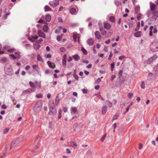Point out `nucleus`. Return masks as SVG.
<instances>
[{
  "mask_svg": "<svg viewBox=\"0 0 158 158\" xmlns=\"http://www.w3.org/2000/svg\"><path fill=\"white\" fill-rule=\"evenodd\" d=\"M47 64L49 65L50 68L53 69L55 67V65L54 63H52L50 61H48L47 62Z\"/></svg>",
  "mask_w": 158,
  "mask_h": 158,
  "instance_id": "16",
  "label": "nucleus"
},
{
  "mask_svg": "<svg viewBox=\"0 0 158 158\" xmlns=\"http://www.w3.org/2000/svg\"><path fill=\"white\" fill-rule=\"evenodd\" d=\"M81 50L82 52H83V53L85 55H86L87 54V52L86 50L84 48L82 47L81 48Z\"/></svg>",
  "mask_w": 158,
  "mask_h": 158,
  "instance_id": "37",
  "label": "nucleus"
},
{
  "mask_svg": "<svg viewBox=\"0 0 158 158\" xmlns=\"http://www.w3.org/2000/svg\"><path fill=\"white\" fill-rule=\"evenodd\" d=\"M32 90L30 89H28L27 90L25 91H24L23 92V94H27L28 93H29L32 92Z\"/></svg>",
  "mask_w": 158,
  "mask_h": 158,
  "instance_id": "23",
  "label": "nucleus"
},
{
  "mask_svg": "<svg viewBox=\"0 0 158 158\" xmlns=\"http://www.w3.org/2000/svg\"><path fill=\"white\" fill-rule=\"evenodd\" d=\"M82 91L84 94H86L87 93V90L84 89H82Z\"/></svg>",
  "mask_w": 158,
  "mask_h": 158,
  "instance_id": "60",
  "label": "nucleus"
},
{
  "mask_svg": "<svg viewBox=\"0 0 158 158\" xmlns=\"http://www.w3.org/2000/svg\"><path fill=\"white\" fill-rule=\"evenodd\" d=\"M140 10V7L139 6H137L135 7V13L138 14Z\"/></svg>",
  "mask_w": 158,
  "mask_h": 158,
  "instance_id": "35",
  "label": "nucleus"
},
{
  "mask_svg": "<svg viewBox=\"0 0 158 158\" xmlns=\"http://www.w3.org/2000/svg\"><path fill=\"white\" fill-rule=\"evenodd\" d=\"M115 65L114 62L111 64V70L113 71Z\"/></svg>",
  "mask_w": 158,
  "mask_h": 158,
  "instance_id": "46",
  "label": "nucleus"
},
{
  "mask_svg": "<svg viewBox=\"0 0 158 158\" xmlns=\"http://www.w3.org/2000/svg\"><path fill=\"white\" fill-rule=\"evenodd\" d=\"M72 57L73 58L74 60L76 61H78L80 59V56L78 54H75Z\"/></svg>",
  "mask_w": 158,
  "mask_h": 158,
  "instance_id": "14",
  "label": "nucleus"
},
{
  "mask_svg": "<svg viewBox=\"0 0 158 158\" xmlns=\"http://www.w3.org/2000/svg\"><path fill=\"white\" fill-rule=\"evenodd\" d=\"M44 10L45 11H50L52 9L48 6H46L44 7Z\"/></svg>",
  "mask_w": 158,
  "mask_h": 158,
  "instance_id": "25",
  "label": "nucleus"
},
{
  "mask_svg": "<svg viewBox=\"0 0 158 158\" xmlns=\"http://www.w3.org/2000/svg\"><path fill=\"white\" fill-rule=\"evenodd\" d=\"M152 59L149 58L147 61L146 63L148 64H150L152 62Z\"/></svg>",
  "mask_w": 158,
  "mask_h": 158,
  "instance_id": "41",
  "label": "nucleus"
},
{
  "mask_svg": "<svg viewBox=\"0 0 158 158\" xmlns=\"http://www.w3.org/2000/svg\"><path fill=\"white\" fill-rule=\"evenodd\" d=\"M39 148V146H36L34 148V149L32 150V152H35Z\"/></svg>",
  "mask_w": 158,
  "mask_h": 158,
  "instance_id": "44",
  "label": "nucleus"
},
{
  "mask_svg": "<svg viewBox=\"0 0 158 158\" xmlns=\"http://www.w3.org/2000/svg\"><path fill=\"white\" fill-rule=\"evenodd\" d=\"M104 28L108 30H109L111 27L110 24L108 23H104Z\"/></svg>",
  "mask_w": 158,
  "mask_h": 158,
  "instance_id": "12",
  "label": "nucleus"
},
{
  "mask_svg": "<svg viewBox=\"0 0 158 158\" xmlns=\"http://www.w3.org/2000/svg\"><path fill=\"white\" fill-rule=\"evenodd\" d=\"M105 103L109 107H111L112 106V103L109 101H106Z\"/></svg>",
  "mask_w": 158,
  "mask_h": 158,
  "instance_id": "18",
  "label": "nucleus"
},
{
  "mask_svg": "<svg viewBox=\"0 0 158 158\" xmlns=\"http://www.w3.org/2000/svg\"><path fill=\"white\" fill-rule=\"evenodd\" d=\"M96 37L98 39H99L101 38V35L99 31H97L95 32Z\"/></svg>",
  "mask_w": 158,
  "mask_h": 158,
  "instance_id": "15",
  "label": "nucleus"
},
{
  "mask_svg": "<svg viewBox=\"0 0 158 158\" xmlns=\"http://www.w3.org/2000/svg\"><path fill=\"white\" fill-rule=\"evenodd\" d=\"M66 152L68 154H70L71 153V151L69 148H67L66 149Z\"/></svg>",
  "mask_w": 158,
  "mask_h": 158,
  "instance_id": "62",
  "label": "nucleus"
},
{
  "mask_svg": "<svg viewBox=\"0 0 158 158\" xmlns=\"http://www.w3.org/2000/svg\"><path fill=\"white\" fill-rule=\"evenodd\" d=\"M15 55L16 58L19 59L20 58V56L19 52H15Z\"/></svg>",
  "mask_w": 158,
  "mask_h": 158,
  "instance_id": "26",
  "label": "nucleus"
},
{
  "mask_svg": "<svg viewBox=\"0 0 158 158\" xmlns=\"http://www.w3.org/2000/svg\"><path fill=\"white\" fill-rule=\"evenodd\" d=\"M107 110V107L106 106H104L102 107V114H105Z\"/></svg>",
  "mask_w": 158,
  "mask_h": 158,
  "instance_id": "9",
  "label": "nucleus"
},
{
  "mask_svg": "<svg viewBox=\"0 0 158 158\" xmlns=\"http://www.w3.org/2000/svg\"><path fill=\"white\" fill-rule=\"evenodd\" d=\"M26 48L27 49L30 48L31 47V45L29 44H26L25 45Z\"/></svg>",
  "mask_w": 158,
  "mask_h": 158,
  "instance_id": "48",
  "label": "nucleus"
},
{
  "mask_svg": "<svg viewBox=\"0 0 158 158\" xmlns=\"http://www.w3.org/2000/svg\"><path fill=\"white\" fill-rule=\"evenodd\" d=\"M18 144V143L17 142L15 141H14L12 142L11 144V149L17 146Z\"/></svg>",
  "mask_w": 158,
  "mask_h": 158,
  "instance_id": "13",
  "label": "nucleus"
},
{
  "mask_svg": "<svg viewBox=\"0 0 158 158\" xmlns=\"http://www.w3.org/2000/svg\"><path fill=\"white\" fill-rule=\"evenodd\" d=\"M109 20L112 23H114L115 22L114 17V16H111L110 17Z\"/></svg>",
  "mask_w": 158,
  "mask_h": 158,
  "instance_id": "36",
  "label": "nucleus"
},
{
  "mask_svg": "<svg viewBox=\"0 0 158 158\" xmlns=\"http://www.w3.org/2000/svg\"><path fill=\"white\" fill-rule=\"evenodd\" d=\"M112 56H113L112 53V52H110V54L108 58V59L109 60H110L111 59V58L112 57Z\"/></svg>",
  "mask_w": 158,
  "mask_h": 158,
  "instance_id": "51",
  "label": "nucleus"
},
{
  "mask_svg": "<svg viewBox=\"0 0 158 158\" xmlns=\"http://www.w3.org/2000/svg\"><path fill=\"white\" fill-rule=\"evenodd\" d=\"M6 60H7V59H6V58L5 57H3L2 58V60H1L2 62H3V63H5V62H6Z\"/></svg>",
  "mask_w": 158,
  "mask_h": 158,
  "instance_id": "54",
  "label": "nucleus"
},
{
  "mask_svg": "<svg viewBox=\"0 0 158 158\" xmlns=\"http://www.w3.org/2000/svg\"><path fill=\"white\" fill-rule=\"evenodd\" d=\"M119 116V114H116L115 115H114L113 117V120H112V121H113L114 120L117 119L118 117Z\"/></svg>",
  "mask_w": 158,
  "mask_h": 158,
  "instance_id": "34",
  "label": "nucleus"
},
{
  "mask_svg": "<svg viewBox=\"0 0 158 158\" xmlns=\"http://www.w3.org/2000/svg\"><path fill=\"white\" fill-rule=\"evenodd\" d=\"M60 50L61 52H64L65 51V49L63 47H61L60 49Z\"/></svg>",
  "mask_w": 158,
  "mask_h": 158,
  "instance_id": "56",
  "label": "nucleus"
},
{
  "mask_svg": "<svg viewBox=\"0 0 158 158\" xmlns=\"http://www.w3.org/2000/svg\"><path fill=\"white\" fill-rule=\"evenodd\" d=\"M125 57V56H122L119 57V60H122V59L124 58Z\"/></svg>",
  "mask_w": 158,
  "mask_h": 158,
  "instance_id": "63",
  "label": "nucleus"
},
{
  "mask_svg": "<svg viewBox=\"0 0 158 158\" xmlns=\"http://www.w3.org/2000/svg\"><path fill=\"white\" fill-rule=\"evenodd\" d=\"M115 4L117 6H118L120 5V2L118 1H115Z\"/></svg>",
  "mask_w": 158,
  "mask_h": 158,
  "instance_id": "57",
  "label": "nucleus"
},
{
  "mask_svg": "<svg viewBox=\"0 0 158 158\" xmlns=\"http://www.w3.org/2000/svg\"><path fill=\"white\" fill-rule=\"evenodd\" d=\"M40 48V46L38 44H35L34 45V49L36 50H38Z\"/></svg>",
  "mask_w": 158,
  "mask_h": 158,
  "instance_id": "38",
  "label": "nucleus"
},
{
  "mask_svg": "<svg viewBox=\"0 0 158 158\" xmlns=\"http://www.w3.org/2000/svg\"><path fill=\"white\" fill-rule=\"evenodd\" d=\"M80 128L79 124L77 123L74 124L73 126V131L78 132Z\"/></svg>",
  "mask_w": 158,
  "mask_h": 158,
  "instance_id": "3",
  "label": "nucleus"
},
{
  "mask_svg": "<svg viewBox=\"0 0 158 158\" xmlns=\"http://www.w3.org/2000/svg\"><path fill=\"white\" fill-rule=\"evenodd\" d=\"M70 13L72 14V15H75L76 14V9L73 8V7H72V8H71L70 9Z\"/></svg>",
  "mask_w": 158,
  "mask_h": 158,
  "instance_id": "17",
  "label": "nucleus"
},
{
  "mask_svg": "<svg viewBox=\"0 0 158 158\" xmlns=\"http://www.w3.org/2000/svg\"><path fill=\"white\" fill-rule=\"evenodd\" d=\"M61 113L62 111L60 109H59V114L57 118L58 120L60 119L61 117Z\"/></svg>",
  "mask_w": 158,
  "mask_h": 158,
  "instance_id": "29",
  "label": "nucleus"
},
{
  "mask_svg": "<svg viewBox=\"0 0 158 158\" xmlns=\"http://www.w3.org/2000/svg\"><path fill=\"white\" fill-rule=\"evenodd\" d=\"M142 89H144L145 88V84L143 81H142L140 85Z\"/></svg>",
  "mask_w": 158,
  "mask_h": 158,
  "instance_id": "40",
  "label": "nucleus"
},
{
  "mask_svg": "<svg viewBox=\"0 0 158 158\" xmlns=\"http://www.w3.org/2000/svg\"><path fill=\"white\" fill-rule=\"evenodd\" d=\"M66 59L67 55L66 54H64L63 56L62 59V64L64 66H65L66 64Z\"/></svg>",
  "mask_w": 158,
  "mask_h": 158,
  "instance_id": "8",
  "label": "nucleus"
},
{
  "mask_svg": "<svg viewBox=\"0 0 158 158\" xmlns=\"http://www.w3.org/2000/svg\"><path fill=\"white\" fill-rule=\"evenodd\" d=\"M100 30L102 35H105L106 34V31L103 27L100 28Z\"/></svg>",
  "mask_w": 158,
  "mask_h": 158,
  "instance_id": "20",
  "label": "nucleus"
},
{
  "mask_svg": "<svg viewBox=\"0 0 158 158\" xmlns=\"http://www.w3.org/2000/svg\"><path fill=\"white\" fill-rule=\"evenodd\" d=\"M77 108L75 107H72L71 108V111L73 113H75L77 111Z\"/></svg>",
  "mask_w": 158,
  "mask_h": 158,
  "instance_id": "32",
  "label": "nucleus"
},
{
  "mask_svg": "<svg viewBox=\"0 0 158 158\" xmlns=\"http://www.w3.org/2000/svg\"><path fill=\"white\" fill-rule=\"evenodd\" d=\"M150 8L151 11H152V12H154L156 11V6L154 3L151 4L150 5Z\"/></svg>",
  "mask_w": 158,
  "mask_h": 158,
  "instance_id": "7",
  "label": "nucleus"
},
{
  "mask_svg": "<svg viewBox=\"0 0 158 158\" xmlns=\"http://www.w3.org/2000/svg\"><path fill=\"white\" fill-rule=\"evenodd\" d=\"M9 130V128H6L4 129L3 131V133L4 134H6Z\"/></svg>",
  "mask_w": 158,
  "mask_h": 158,
  "instance_id": "49",
  "label": "nucleus"
},
{
  "mask_svg": "<svg viewBox=\"0 0 158 158\" xmlns=\"http://www.w3.org/2000/svg\"><path fill=\"white\" fill-rule=\"evenodd\" d=\"M32 67L33 70L37 72H39V69L38 68V64H34L32 65Z\"/></svg>",
  "mask_w": 158,
  "mask_h": 158,
  "instance_id": "11",
  "label": "nucleus"
},
{
  "mask_svg": "<svg viewBox=\"0 0 158 158\" xmlns=\"http://www.w3.org/2000/svg\"><path fill=\"white\" fill-rule=\"evenodd\" d=\"M15 50V48H11L9 49H8L7 51V52L10 53H12Z\"/></svg>",
  "mask_w": 158,
  "mask_h": 158,
  "instance_id": "47",
  "label": "nucleus"
},
{
  "mask_svg": "<svg viewBox=\"0 0 158 158\" xmlns=\"http://www.w3.org/2000/svg\"><path fill=\"white\" fill-rule=\"evenodd\" d=\"M48 27L46 25L44 26L43 27V29L45 32H46L48 30Z\"/></svg>",
  "mask_w": 158,
  "mask_h": 158,
  "instance_id": "45",
  "label": "nucleus"
},
{
  "mask_svg": "<svg viewBox=\"0 0 158 158\" xmlns=\"http://www.w3.org/2000/svg\"><path fill=\"white\" fill-rule=\"evenodd\" d=\"M29 84L32 89L34 88L35 87H36L35 84L31 81H30L29 82Z\"/></svg>",
  "mask_w": 158,
  "mask_h": 158,
  "instance_id": "33",
  "label": "nucleus"
},
{
  "mask_svg": "<svg viewBox=\"0 0 158 158\" xmlns=\"http://www.w3.org/2000/svg\"><path fill=\"white\" fill-rule=\"evenodd\" d=\"M51 19V16L49 15H47L45 16V20L48 22H49Z\"/></svg>",
  "mask_w": 158,
  "mask_h": 158,
  "instance_id": "22",
  "label": "nucleus"
},
{
  "mask_svg": "<svg viewBox=\"0 0 158 158\" xmlns=\"http://www.w3.org/2000/svg\"><path fill=\"white\" fill-rule=\"evenodd\" d=\"M42 106L41 101H37L35 104L33 108V110L36 113L39 112L41 110Z\"/></svg>",
  "mask_w": 158,
  "mask_h": 158,
  "instance_id": "1",
  "label": "nucleus"
},
{
  "mask_svg": "<svg viewBox=\"0 0 158 158\" xmlns=\"http://www.w3.org/2000/svg\"><path fill=\"white\" fill-rule=\"evenodd\" d=\"M152 14H153V16L152 17V18L154 19H156L158 18V11L156 10L152 12Z\"/></svg>",
  "mask_w": 158,
  "mask_h": 158,
  "instance_id": "6",
  "label": "nucleus"
},
{
  "mask_svg": "<svg viewBox=\"0 0 158 158\" xmlns=\"http://www.w3.org/2000/svg\"><path fill=\"white\" fill-rule=\"evenodd\" d=\"M153 29V26H151L149 28V35L152 36V30Z\"/></svg>",
  "mask_w": 158,
  "mask_h": 158,
  "instance_id": "27",
  "label": "nucleus"
},
{
  "mask_svg": "<svg viewBox=\"0 0 158 158\" xmlns=\"http://www.w3.org/2000/svg\"><path fill=\"white\" fill-rule=\"evenodd\" d=\"M42 95L41 94H37L36 95V97L37 98H42Z\"/></svg>",
  "mask_w": 158,
  "mask_h": 158,
  "instance_id": "55",
  "label": "nucleus"
},
{
  "mask_svg": "<svg viewBox=\"0 0 158 158\" xmlns=\"http://www.w3.org/2000/svg\"><path fill=\"white\" fill-rule=\"evenodd\" d=\"M158 56L156 55H154L150 57V59H152V61L155 60L157 58Z\"/></svg>",
  "mask_w": 158,
  "mask_h": 158,
  "instance_id": "30",
  "label": "nucleus"
},
{
  "mask_svg": "<svg viewBox=\"0 0 158 158\" xmlns=\"http://www.w3.org/2000/svg\"><path fill=\"white\" fill-rule=\"evenodd\" d=\"M58 94L56 96V98L55 99V104L56 105H57L59 103L60 99L58 98Z\"/></svg>",
  "mask_w": 158,
  "mask_h": 158,
  "instance_id": "31",
  "label": "nucleus"
},
{
  "mask_svg": "<svg viewBox=\"0 0 158 158\" xmlns=\"http://www.w3.org/2000/svg\"><path fill=\"white\" fill-rule=\"evenodd\" d=\"M140 23L139 22H138V24H137V26L135 29V31H138L140 27Z\"/></svg>",
  "mask_w": 158,
  "mask_h": 158,
  "instance_id": "39",
  "label": "nucleus"
},
{
  "mask_svg": "<svg viewBox=\"0 0 158 158\" xmlns=\"http://www.w3.org/2000/svg\"><path fill=\"white\" fill-rule=\"evenodd\" d=\"M38 35L40 37H42L43 38H45V34L43 32H41V31H38Z\"/></svg>",
  "mask_w": 158,
  "mask_h": 158,
  "instance_id": "21",
  "label": "nucleus"
},
{
  "mask_svg": "<svg viewBox=\"0 0 158 158\" xmlns=\"http://www.w3.org/2000/svg\"><path fill=\"white\" fill-rule=\"evenodd\" d=\"M106 135V134L105 135L101 138V140L102 142H103L105 139Z\"/></svg>",
  "mask_w": 158,
  "mask_h": 158,
  "instance_id": "50",
  "label": "nucleus"
},
{
  "mask_svg": "<svg viewBox=\"0 0 158 158\" xmlns=\"http://www.w3.org/2000/svg\"><path fill=\"white\" fill-rule=\"evenodd\" d=\"M62 35H59L57 37V40L58 41H60L62 39Z\"/></svg>",
  "mask_w": 158,
  "mask_h": 158,
  "instance_id": "52",
  "label": "nucleus"
},
{
  "mask_svg": "<svg viewBox=\"0 0 158 158\" xmlns=\"http://www.w3.org/2000/svg\"><path fill=\"white\" fill-rule=\"evenodd\" d=\"M53 2L54 6H57L59 4V0H53Z\"/></svg>",
  "mask_w": 158,
  "mask_h": 158,
  "instance_id": "28",
  "label": "nucleus"
},
{
  "mask_svg": "<svg viewBox=\"0 0 158 158\" xmlns=\"http://www.w3.org/2000/svg\"><path fill=\"white\" fill-rule=\"evenodd\" d=\"M77 35L76 34H74L73 35V40L75 42H76L77 39Z\"/></svg>",
  "mask_w": 158,
  "mask_h": 158,
  "instance_id": "42",
  "label": "nucleus"
},
{
  "mask_svg": "<svg viewBox=\"0 0 158 158\" xmlns=\"http://www.w3.org/2000/svg\"><path fill=\"white\" fill-rule=\"evenodd\" d=\"M73 76L76 80H78V77L76 73H74L73 74Z\"/></svg>",
  "mask_w": 158,
  "mask_h": 158,
  "instance_id": "53",
  "label": "nucleus"
},
{
  "mask_svg": "<svg viewBox=\"0 0 158 158\" xmlns=\"http://www.w3.org/2000/svg\"><path fill=\"white\" fill-rule=\"evenodd\" d=\"M141 32L140 31L136 32L134 34V36L136 37H139L141 35Z\"/></svg>",
  "mask_w": 158,
  "mask_h": 158,
  "instance_id": "19",
  "label": "nucleus"
},
{
  "mask_svg": "<svg viewBox=\"0 0 158 158\" xmlns=\"http://www.w3.org/2000/svg\"><path fill=\"white\" fill-rule=\"evenodd\" d=\"M142 148H143L142 144L141 143H139V149H141Z\"/></svg>",
  "mask_w": 158,
  "mask_h": 158,
  "instance_id": "64",
  "label": "nucleus"
},
{
  "mask_svg": "<svg viewBox=\"0 0 158 158\" xmlns=\"http://www.w3.org/2000/svg\"><path fill=\"white\" fill-rule=\"evenodd\" d=\"M35 55L34 54H33V53L31 54L30 55V57L31 59L35 58Z\"/></svg>",
  "mask_w": 158,
  "mask_h": 158,
  "instance_id": "61",
  "label": "nucleus"
},
{
  "mask_svg": "<svg viewBox=\"0 0 158 158\" xmlns=\"http://www.w3.org/2000/svg\"><path fill=\"white\" fill-rule=\"evenodd\" d=\"M115 77H116V76H115V75H112L111 76V78H110V80H111V81H113V80H114L115 78Z\"/></svg>",
  "mask_w": 158,
  "mask_h": 158,
  "instance_id": "59",
  "label": "nucleus"
},
{
  "mask_svg": "<svg viewBox=\"0 0 158 158\" xmlns=\"http://www.w3.org/2000/svg\"><path fill=\"white\" fill-rule=\"evenodd\" d=\"M56 109L55 107H51L50 108V111L48 112V114L51 115L54 114H56Z\"/></svg>",
  "mask_w": 158,
  "mask_h": 158,
  "instance_id": "2",
  "label": "nucleus"
},
{
  "mask_svg": "<svg viewBox=\"0 0 158 158\" xmlns=\"http://www.w3.org/2000/svg\"><path fill=\"white\" fill-rule=\"evenodd\" d=\"M87 43L89 45L92 46L94 43V40L93 39L90 38L87 40Z\"/></svg>",
  "mask_w": 158,
  "mask_h": 158,
  "instance_id": "10",
  "label": "nucleus"
},
{
  "mask_svg": "<svg viewBox=\"0 0 158 158\" xmlns=\"http://www.w3.org/2000/svg\"><path fill=\"white\" fill-rule=\"evenodd\" d=\"M123 73V71L122 70H120L118 72V77L119 78V79L121 80V78L122 77ZM125 80V79L123 78V79L122 80V81H121V83H122V84H123V82Z\"/></svg>",
  "mask_w": 158,
  "mask_h": 158,
  "instance_id": "5",
  "label": "nucleus"
},
{
  "mask_svg": "<svg viewBox=\"0 0 158 158\" xmlns=\"http://www.w3.org/2000/svg\"><path fill=\"white\" fill-rule=\"evenodd\" d=\"M37 59L38 61H43V60L42 57L40 55V54H38L37 56Z\"/></svg>",
  "mask_w": 158,
  "mask_h": 158,
  "instance_id": "24",
  "label": "nucleus"
},
{
  "mask_svg": "<svg viewBox=\"0 0 158 158\" xmlns=\"http://www.w3.org/2000/svg\"><path fill=\"white\" fill-rule=\"evenodd\" d=\"M133 96V94L131 93H130L128 95V97L129 98H131Z\"/></svg>",
  "mask_w": 158,
  "mask_h": 158,
  "instance_id": "58",
  "label": "nucleus"
},
{
  "mask_svg": "<svg viewBox=\"0 0 158 158\" xmlns=\"http://www.w3.org/2000/svg\"><path fill=\"white\" fill-rule=\"evenodd\" d=\"M35 86L36 87L38 88V89H39L40 88V83H39V82H36V83H35Z\"/></svg>",
  "mask_w": 158,
  "mask_h": 158,
  "instance_id": "43",
  "label": "nucleus"
},
{
  "mask_svg": "<svg viewBox=\"0 0 158 158\" xmlns=\"http://www.w3.org/2000/svg\"><path fill=\"white\" fill-rule=\"evenodd\" d=\"M9 70V71L7 70V69H6L5 73L6 74L8 75H12L13 74V71L12 69L10 67L9 68L7 69Z\"/></svg>",
  "mask_w": 158,
  "mask_h": 158,
  "instance_id": "4",
  "label": "nucleus"
}]
</instances>
